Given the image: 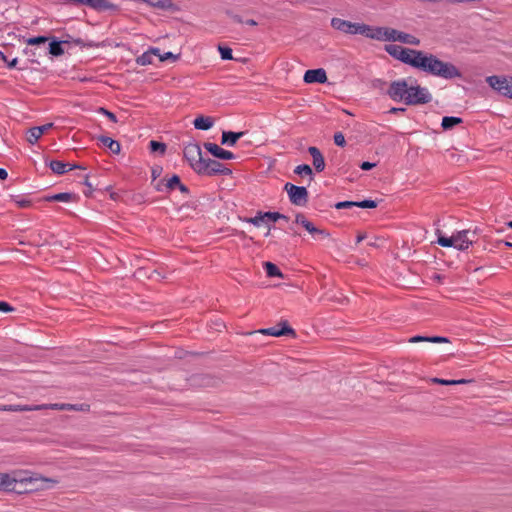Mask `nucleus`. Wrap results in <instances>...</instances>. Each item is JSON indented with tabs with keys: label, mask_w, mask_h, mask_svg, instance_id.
<instances>
[{
	"label": "nucleus",
	"mask_w": 512,
	"mask_h": 512,
	"mask_svg": "<svg viewBox=\"0 0 512 512\" xmlns=\"http://www.w3.org/2000/svg\"><path fill=\"white\" fill-rule=\"evenodd\" d=\"M385 51L393 58L417 68L422 51L403 47L396 44H388L385 46Z\"/></svg>",
	"instance_id": "obj_3"
},
{
	"label": "nucleus",
	"mask_w": 512,
	"mask_h": 512,
	"mask_svg": "<svg viewBox=\"0 0 512 512\" xmlns=\"http://www.w3.org/2000/svg\"><path fill=\"white\" fill-rule=\"evenodd\" d=\"M356 207H359V208H376L377 207V202L374 201V200H363V201H356Z\"/></svg>",
	"instance_id": "obj_43"
},
{
	"label": "nucleus",
	"mask_w": 512,
	"mask_h": 512,
	"mask_svg": "<svg viewBox=\"0 0 512 512\" xmlns=\"http://www.w3.org/2000/svg\"><path fill=\"white\" fill-rule=\"evenodd\" d=\"M453 240L455 242L454 248L461 251L467 250L471 245L476 243V239H472V237L469 236V230H462L453 234Z\"/></svg>",
	"instance_id": "obj_15"
},
{
	"label": "nucleus",
	"mask_w": 512,
	"mask_h": 512,
	"mask_svg": "<svg viewBox=\"0 0 512 512\" xmlns=\"http://www.w3.org/2000/svg\"><path fill=\"white\" fill-rule=\"evenodd\" d=\"M98 112L105 115L109 120H111L112 122H117V117L114 113L110 112L109 110L103 108V107H100L98 109Z\"/></svg>",
	"instance_id": "obj_48"
},
{
	"label": "nucleus",
	"mask_w": 512,
	"mask_h": 512,
	"mask_svg": "<svg viewBox=\"0 0 512 512\" xmlns=\"http://www.w3.org/2000/svg\"><path fill=\"white\" fill-rule=\"evenodd\" d=\"M361 23H353L341 18L334 17L331 19V26L338 31L346 34L355 35L359 34Z\"/></svg>",
	"instance_id": "obj_14"
},
{
	"label": "nucleus",
	"mask_w": 512,
	"mask_h": 512,
	"mask_svg": "<svg viewBox=\"0 0 512 512\" xmlns=\"http://www.w3.org/2000/svg\"><path fill=\"white\" fill-rule=\"evenodd\" d=\"M98 141L105 147H107L113 154H119L121 150V145L118 141L108 137V136H99Z\"/></svg>",
	"instance_id": "obj_26"
},
{
	"label": "nucleus",
	"mask_w": 512,
	"mask_h": 512,
	"mask_svg": "<svg viewBox=\"0 0 512 512\" xmlns=\"http://www.w3.org/2000/svg\"><path fill=\"white\" fill-rule=\"evenodd\" d=\"M263 216L264 218H267L268 220H271V221H277V220H285V221H288L289 218L284 215V214H281L279 212H263Z\"/></svg>",
	"instance_id": "obj_37"
},
{
	"label": "nucleus",
	"mask_w": 512,
	"mask_h": 512,
	"mask_svg": "<svg viewBox=\"0 0 512 512\" xmlns=\"http://www.w3.org/2000/svg\"><path fill=\"white\" fill-rule=\"evenodd\" d=\"M204 148L212 154L215 158L221 159V160H231L235 159L236 156L232 152L225 150L218 146L215 143L206 142L204 143Z\"/></svg>",
	"instance_id": "obj_16"
},
{
	"label": "nucleus",
	"mask_w": 512,
	"mask_h": 512,
	"mask_svg": "<svg viewBox=\"0 0 512 512\" xmlns=\"http://www.w3.org/2000/svg\"><path fill=\"white\" fill-rule=\"evenodd\" d=\"M437 242L442 247H454L455 244L453 240V235L451 237L439 235Z\"/></svg>",
	"instance_id": "obj_39"
},
{
	"label": "nucleus",
	"mask_w": 512,
	"mask_h": 512,
	"mask_svg": "<svg viewBox=\"0 0 512 512\" xmlns=\"http://www.w3.org/2000/svg\"><path fill=\"white\" fill-rule=\"evenodd\" d=\"M76 198H77V196L75 194L64 192V193L54 194L52 196H47V197H45V200L49 201V202L50 201L69 202V201L75 200Z\"/></svg>",
	"instance_id": "obj_28"
},
{
	"label": "nucleus",
	"mask_w": 512,
	"mask_h": 512,
	"mask_svg": "<svg viewBox=\"0 0 512 512\" xmlns=\"http://www.w3.org/2000/svg\"><path fill=\"white\" fill-rule=\"evenodd\" d=\"M80 5H86L96 11H105L109 9H115L116 6L107 0H83Z\"/></svg>",
	"instance_id": "obj_22"
},
{
	"label": "nucleus",
	"mask_w": 512,
	"mask_h": 512,
	"mask_svg": "<svg viewBox=\"0 0 512 512\" xmlns=\"http://www.w3.org/2000/svg\"><path fill=\"white\" fill-rule=\"evenodd\" d=\"M295 223L300 224L310 234L318 238H327L330 236L329 232L324 229L317 228L311 221H309L303 213H297L295 216Z\"/></svg>",
	"instance_id": "obj_12"
},
{
	"label": "nucleus",
	"mask_w": 512,
	"mask_h": 512,
	"mask_svg": "<svg viewBox=\"0 0 512 512\" xmlns=\"http://www.w3.org/2000/svg\"><path fill=\"white\" fill-rule=\"evenodd\" d=\"M47 407L46 409H53V410H72V409H75V405L73 404H67V403H62V404H58V403H55V404H45ZM45 410V408L43 409Z\"/></svg>",
	"instance_id": "obj_38"
},
{
	"label": "nucleus",
	"mask_w": 512,
	"mask_h": 512,
	"mask_svg": "<svg viewBox=\"0 0 512 512\" xmlns=\"http://www.w3.org/2000/svg\"><path fill=\"white\" fill-rule=\"evenodd\" d=\"M184 158L188 161L190 167L197 173L198 169L204 161L202 156V150L198 143L191 142L184 146L183 149Z\"/></svg>",
	"instance_id": "obj_5"
},
{
	"label": "nucleus",
	"mask_w": 512,
	"mask_h": 512,
	"mask_svg": "<svg viewBox=\"0 0 512 512\" xmlns=\"http://www.w3.org/2000/svg\"><path fill=\"white\" fill-rule=\"evenodd\" d=\"M429 342L431 343H448L449 339L442 336H431L429 338Z\"/></svg>",
	"instance_id": "obj_55"
},
{
	"label": "nucleus",
	"mask_w": 512,
	"mask_h": 512,
	"mask_svg": "<svg viewBox=\"0 0 512 512\" xmlns=\"http://www.w3.org/2000/svg\"><path fill=\"white\" fill-rule=\"evenodd\" d=\"M259 332L263 335H269L274 337L280 336H296V332L293 328H291L288 324L287 320L280 321L277 325L265 329L259 330Z\"/></svg>",
	"instance_id": "obj_10"
},
{
	"label": "nucleus",
	"mask_w": 512,
	"mask_h": 512,
	"mask_svg": "<svg viewBox=\"0 0 512 512\" xmlns=\"http://www.w3.org/2000/svg\"><path fill=\"white\" fill-rule=\"evenodd\" d=\"M463 122L462 118L454 116H445L442 119L441 126L444 130H450Z\"/></svg>",
	"instance_id": "obj_29"
},
{
	"label": "nucleus",
	"mask_w": 512,
	"mask_h": 512,
	"mask_svg": "<svg viewBox=\"0 0 512 512\" xmlns=\"http://www.w3.org/2000/svg\"><path fill=\"white\" fill-rule=\"evenodd\" d=\"M306 83H325L327 81L326 71L323 68L309 69L304 74Z\"/></svg>",
	"instance_id": "obj_19"
},
{
	"label": "nucleus",
	"mask_w": 512,
	"mask_h": 512,
	"mask_svg": "<svg viewBox=\"0 0 512 512\" xmlns=\"http://www.w3.org/2000/svg\"><path fill=\"white\" fill-rule=\"evenodd\" d=\"M149 147L151 152H159L160 154H164L166 151V144L163 142H158L155 140H151L149 143Z\"/></svg>",
	"instance_id": "obj_35"
},
{
	"label": "nucleus",
	"mask_w": 512,
	"mask_h": 512,
	"mask_svg": "<svg viewBox=\"0 0 512 512\" xmlns=\"http://www.w3.org/2000/svg\"><path fill=\"white\" fill-rule=\"evenodd\" d=\"M473 380H469V379H459V380H446V379H441V378H432L431 379V382L432 383H435V384H440V385H460V384H467V383H471Z\"/></svg>",
	"instance_id": "obj_31"
},
{
	"label": "nucleus",
	"mask_w": 512,
	"mask_h": 512,
	"mask_svg": "<svg viewBox=\"0 0 512 512\" xmlns=\"http://www.w3.org/2000/svg\"><path fill=\"white\" fill-rule=\"evenodd\" d=\"M35 127L38 130V132L40 133V135L42 136L46 131H48L49 129H51L53 127V123H47L45 125L35 126Z\"/></svg>",
	"instance_id": "obj_58"
},
{
	"label": "nucleus",
	"mask_w": 512,
	"mask_h": 512,
	"mask_svg": "<svg viewBox=\"0 0 512 512\" xmlns=\"http://www.w3.org/2000/svg\"><path fill=\"white\" fill-rule=\"evenodd\" d=\"M294 173L297 174V175H308L310 176V180H312V175H313V171L311 169V167L307 164H301V165H298L295 169H294Z\"/></svg>",
	"instance_id": "obj_34"
},
{
	"label": "nucleus",
	"mask_w": 512,
	"mask_h": 512,
	"mask_svg": "<svg viewBox=\"0 0 512 512\" xmlns=\"http://www.w3.org/2000/svg\"><path fill=\"white\" fill-rule=\"evenodd\" d=\"M197 174L203 176H227L232 174V170L217 160L205 158L202 165L198 169Z\"/></svg>",
	"instance_id": "obj_4"
},
{
	"label": "nucleus",
	"mask_w": 512,
	"mask_h": 512,
	"mask_svg": "<svg viewBox=\"0 0 512 512\" xmlns=\"http://www.w3.org/2000/svg\"><path fill=\"white\" fill-rule=\"evenodd\" d=\"M0 58L7 63V66L9 68H15L18 63L17 58H14L11 61H9V58H7L2 51H0Z\"/></svg>",
	"instance_id": "obj_49"
},
{
	"label": "nucleus",
	"mask_w": 512,
	"mask_h": 512,
	"mask_svg": "<svg viewBox=\"0 0 512 512\" xmlns=\"http://www.w3.org/2000/svg\"><path fill=\"white\" fill-rule=\"evenodd\" d=\"M48 166L50 167V169L55 173V174H58V175H62L64 173H66L67 171L69 170H73V169H82V170H85L86 168L82 165H79V164H73V165H70V164H67V163H64L62 161H59V160H51L49 163H48Z\"/></svg>",
	"instance_id": "obj_18"
},
{
	"label": "nucleus",
	"mask_w": 512,
	"mask_h": 512,
	"mask_svg": "<svg viewBox=\"0 0 512 512\" xmlns=\"http://www.w3.org/2000/svg\"><path fill=\"white\" fill-rule=\"evenodd\" d=\"M284 190L289 196V200L293 205L305 206L308 202V191L304 186H296L292 183H286Z\"/></svg>",
	"instance_id": "obj_9"
},
{
	"label": "nucleus",
	"mask_w": 512,
	"mask_h": 512,
	"mask_svg": "<svg viewBox=\"0 0 512 512\" xmlns=\"http://www.w3.org/2000/svg\"><path fill=\"white\" fill-rule=\"evenodd\" d=\"M165 183H166V179H161L159 180L155 185H154V188L156 191L158 192H163L166 190V187H165Z\"/></svg>",
	"instance_id": "obj_57"
},
{
	"label": "nucleus",
	"mask_w": 512,
	"mask_h": 512,
	"mask_svg": "<svg viewBox=\"0 0 512 512\" xmlns=\"http://www.w3.org/2000/svg\"><path fill=\"white\" fill-rule=\"evenodd\" d=\"M398 41L401 43L415 45L418 46L420 44V39L415 37L414 35L402 32L401 35H398Z\"/></svg>",
	"instance_id": "obj_32"
},
{
	"label": "nucleus",
	"mask_w": 512,
	"mask_h": 512,
	"mask_svg": "<svg viewBox=\"0 0 512 512\" xmlns=\"http://www.w3.org/2000/svg\"><path fill=\"white\" fill-rule=\"evenodd\" d=\"M194 127L198 130H209L213 124V118L209 116H198L193 121Z\"/></svg>",
	"instance_id": "obj_27"
},
{
	"label": "nucleus",
	"mask_w": 512,
	"mask_h": 512,
	"mask_svg": "<svg viewBox=\"0 0 512 512\" xmlns=\"http://www.w3.org/2000/svg\"><path fill=\"white\" fill-rule=\"evenodd\" d=\"M429 338L430 337H427V336H420V335H417V336H413L409 339V342L411 343H418V342H429Z\"/></svg>",
	"instance_id": "obj_56"
},
{
	"label": "nucleus",
	"mask_w": 512,
	"mask_h": 512,
	"mask_svg": "<svg viewBox=\"0 0 512 512\" xmlns=\"http://www.w3.org/2000/svg\"><path fill=\"white\" fill-rule=\"evenodd\" d=\"M295 223L300 224L310 234L318 238H327L330 236L329 232L324 229L317 228L311 221H309L303 213H297L295 216Z\"/></svg>",
	"instance_id": "obj_11"
},
{
	"label": "nucleus",
	"mask_w": 512,
	"mask_h": 512,
	"mask_svg": "<svg viewBox=\"0 0 512 512\" xmlns=\"http://www.w3.org/2000/svg\"><path fill=\"white\" fill-rule=\"evenodd\" d=\"M159 55L158 48H150L147 52L143 53L136 59V63L141 66L153 64V56Z\"/></svg>",
	"instance_id": "obj_25"
},
{
	"label": "nucleus",
	"mask_w": 512,
	"mask_h": 512,
	"mask_svg": "<svg viewBox=\"0 0 512 512\" xmlns=\"http://www.w3.org/2000/svg\"><path fill=\"white\" fill-rule=\"evenodd\" d=\"M264 269L266 271L267 276H269V277H279V278L284 277V275L282 274V272L280 271L278 266L272 262H265Z\"/></svg>",
	"instance_id": "obj_30"
},
{
	"label": "nucleus",
	"mask_w": 512,
	"mask_h": 512,
	"mask_svg": "<svg viewBox=\"0 0 512 512\" xmlns=\"http://www.w3.org/2000/svg\"><path fill=\"white\" fill-rule=\"evenodd\" d=\"M308 152L313 159V166L317 172H322L325 169V160L321 151L315 147L310 146Z\"/></svg>",
	"instance_id": "obj_20"
},
{
	"label": "nucleus",
	"mask_w": 512,
	"mask_h": 512,
	"mask_svg": "<svg viewBox=\"0 0 512 512\" xmlns=\"http://www.w3.org/2000/svg\"><path fill=\"white\" fill-rule=\"evenodd\" d=\"M46 405H0V411L26 412L39 411L46 408Z\"/></svg>",
	"instance_id": "obj_21"
},
{
	"label": "nucleus",
	"mask_w": 512,
	"mask_h": 512,
	"mask_svg": "<svg viewBox=\"0 0 512 512\" xmlns=\"http://www.w3.org/2000/svg\"><path fill=\"white\" fill-rule=\"evenodd\" d=\"M157 56L159 57V60H160L161 62H164V61H166V60H168V59H172L173 61H175V60H177V59H178V57H179V55H174L172 52H166V53H164V54H161V53L159 52V55H157Z\"/></svg>",
	"instance_id": "obj_47"
},
{
	"label": "nucleus",
	"mask_w": 512,
	"mask_h": 512,
	"mask_svg": "<svg viewBox=\"0 0 512 512\" xmlns=\"http://www.w3.org/2000/svg\"><path fill=\"white\" fill-rule=\"evenodd\" d=\"M177 188L184 194H188L189 193V188L184 185L182 182H180V185L177 186Z\"/></svg>",
	"instance_id": "obj_64"
},
{
	"label": "nucleus",
	"mask_w": 512,
	"mask_h": 512,
	"mask_svg": "<svg viewBox=\"0 0 512 512\" xmlns=\"http://www.w3.org/2000/svg\"><path fill=\"white\" fill-rule=\"evenodd\" d=\"M48 52H49V54L56 56V57L63 55L64 49L62 47V42L56 41V40H53L52 42H50Z\"/></svg>",
	"instance_id": "obj_33"
},
{
	"label": "nucleus",
	"mask_w": 512,
	"mask_h": 512,
	"mask_svg": "<svg viewBox=\"0 0 512 512\" xmlns=\"http://www.w3.org/2000/svg\"><path fill=\"white\" fill-rule=\"evenodd\" d=\"M390 29L387 27H382L381 33H380V41H390Z\"/></svg>",
	"instance_id": "obj_52"
},
{
	"label": "nucleus",
	"mask_w": 512,
	"mask_h": 512,
	"mask_svg": "<svg viewBox=\"0 0 512 512\" xmlns=\"http://www.w3.org/2000/svg\"><path fill=\"white\" fill-rule=\"evenodd\" d=\"M401 31L391 28L390 29V41H398V35H401Z\"/></svg>",
	"instance_id": "obj_59"
},
{
	"label": "nucleus",
	"mask_w": 512,
	"mask_h": 512,
	"mask_svg": "<svg viewBox=\"0 0 512 512\" xmlns=\"http://www.w3.org/2000/svg\"><path fill=\"white\" fill-rule=\"evenodd\" d=\"M19 208H27L31 206V201L27 199H14Z\"/></svg>",
	"instance_id": "obj_54"
},
{
	"label": "nucleus",
	"mask_w": 512,
	"mask_h": 512,
	"mask_svg": "<svg viewBox=\"0 0 512 512\" xmlns=\"http://www.w3.org/2000/svg\"><path fill=\"white\" fill-rule=\"evenodd\" d=\"M469 230V236L472 237V239H476V241L478 240V232H479V229L476 227L474 230Z\"/></svg>",
	"instance_id": "obj_63"
},
{
	"label": "nucleus",
	"mask_w": 512,
	"mask_h": 512,
	"mask_svg": "<svg viewBox=\"0 0 512 512\" xmlns=\"http://www.w3.org/2000/svg\"><path fill=\"white\" fill-rule=\"evenodd\" d=\"M409 85L405 79L395 80L389 84L387 95L396 102H404L408 99Z\"/></svg>",
	"instance_id": "obj_7"
},
{
	"label": "nucleus",
	"mask_w": 512,
	"mask_h": 512,
	"mask_svg": "<svg viewBox=\"0 0 512 512\" xmlns=\"http://www.w3.org/2000/svg\"><path fill=\"white\" fill-rule=\"evenodd\" d=\"M407 95L406 105L410 106L427 104L432 100V95L428 89L421 87L419 84L409 86Z\"/></svg>",
	"instance_id": "obj_6"
},
{
	"label": "nucleus",
	"mask_w": 512,
	"mask_h": 512,
	"mask_svg": "<svg viewBox=\"0 0 512 512\" xmlns=\"http://www.w3.org/2000/svg\"><path fill=\"white\" fill-rule=\"evenodd\" d=\"M334 207L336 209H338V210L356 207V201H342V202H338V203H336L334 205Z\"/></svg>",
	"instance_id": "obj_45"
},
{
	"label": "nucleus",
	"mask_w": 512,
	"mask_h": 512,
	"mask_svg": "<svg viewBox=\"0 0 512 512\" xmlns=\"http://www.w3.org/2000/svg\"><path fill=\"white\" fill-rule=\"evenodd\" d=\"M334 143L340 147H344L346 145V140L342 132H336L334 134Z\"/></svg>",
	"instance_id": "obj_46"
},
{
	"label": "nucleus",
	"mask_w": 512,
	"mask_h": 512,
	"mask_svg": "<svg viewBox=\"0 0 512 512\" xmlns=\"http://www.w3.org/2000/svg\"><path fill=\"white\" fill-rule=\"evenodd\" d=\"M489 86L499 94L512 98V77L489 76L486 78Z\"/></svg>",
	"instance_id": "obj_8"
},
{
	"label": "nucleus",
	"mask_w": 512,
	"mask_h": 512,
	"mask_svg": "<svg viewBox=\"0 0 512 512\" xmlns=\"http://www.w3.org/2000/svg\"><path fill=\"white\" fill-rule=\"evenodd\" d=\"M40 137H41V135L38 132V130L36 129V127H32L29 129L28 137H27V140L29 143L35 144L40 139Z\"/></svg>",
	"instance_id": "obj_40"
},
{
	"label": "nucleus",
	"mask_w": 512,
	"mask_h": 512,
	"mask_svg": "<svg viewBox=\"0 0 512 512\" xmlns=\"http://www.w3.org/2000/svg\"><path fill=\"white\" fill-rule=\"evenodd\" d=\"M375 166H376V163H371V162H368V161H364V162L361 163L360 168L362 170H366L367 171V170H370V169L374 168Z\"/></svg>",
	"instance_id": "obj_60"
},
{
	"label": "nucleus",
	"mask_w": 512,
	"mask_h": 512,
	"mask_svg": "<svg viewBox=\"0 0 512 512\" xmlns=\"http://www.w3.org/2000/svg\"><path fill=\"white\" fill-rule=\"evenodd\" d=\"M162 168L161 167H155L152 169V178L153 181L156 180L160 174H161Z\"/></svg>",
	"instance_id": "obj_61"
},
{
	"label": "nucleus",
	"mask_w": 512,
	"mask_h": 512,
	"mask_svg": "<svg viewBox=\"0 0 512 512\" xmlns=\"http://www.w3.org/2000/svg\"><path fill=\"white\" fill-rule=\"evenodd\" d=\"M264 216H263V212H258L257 215L255 217H251V218H246L245 221L248 222V223H251L255 226H259L261 222L264 221Z\"/></svg>",
	"instance_id": "obj_44"
},
{
	"label": "nucleus",
	"mask_w": 512,
	"mask_h": 512,
	"mask_svg": "<svg viewBox=\"0 0 512 512\" xmlns=\"http://www.w3.org/2000/svg\"><path fill=\"white\" fill-rule=\"evenodd\" d=\"M180 177L178 175H173L171 178L166 179L165 187L167 191H171L177 188L180 185Z\"/></svg>",
	"instance_id": "obj_36"
},
{
	"label": "nucleus",
	"mask_w": 512,
	"mask_h": 512,
	"mask_svg": "<svg viewBox=\"0 0 512 512\" xmlns=\"http://www.w3.org/2000/svg\"><path fill=\"white\" fill-rule=\"evenodd\" d=\"M11 475L17 480V485H31V488H25L23 492L51 488L58 483L56 479L28 471H13Z\"/></svg>",
	"instance_id": "obj_2"
},
{
	"label": "nucleus",
	"mask_w": 512,
	"mask_h": 512,
	"mask_svg": "<svg viewBox=\"0 0 512 512\" xmlns=\"http://www.w3.org/2000/svg\"><path fill=\"white\" fill-rule=\"evenodd\" d=\"M416 69L446 80L462 77L460 70L453 63L442 61L436 55L423 51Z\"/></svg>",
	"instance_id": "obj_1"
},
{
	"label": "nucleus",
	"mask_w": 512,
	"mask_h": 512,
	"mask_svg": "<svg viewBox=\"0 0 512 512\" xmlns=\"http://www.w3.org/2000/svg\"><path fill=\"white\" fill-rule=\"evenodd\" d=\"M245 134V132H233V131H223L221 136V144L234 146L237 141Z\"/></svg>",
	"instance_id": "obj_24"
},
{
	"label": "nucleus",
	"mask_w": 512,
	"mask_h": 512,
	"mask_svg": "<svg viewBox=\"0 0 512 512\" xmlns=\"http://www.w3.org/2000/svg\"><path fill=\"white\" fill-rule=\"evenodd\" d=\"M218 50H219L221 58L223 60H232L233 59L231 48L219 45Z\"/></svg>",
	"instance_id": "obj_41"
},
{
	"label": "nucleus",
	"mask_w": 512,
	"mask_h": 512,
	"mask_svg": "<svg viewBox=\"0 0 512 512\" xmlns=\"http://www.w3.org/2000/svg\"><path fill=\"white\" fill-rule=\"evenodd\" d=\"M406 111L405 108H402V107H392L388 113L390 114H399V113H404Z\"/></svg>",
	"instance_id": "obj_62"
},
{
	"label": "nucleus",
	"mask_w": 512,
	"mask_h": 512,
	"mask_svg": "<svg viewBox=\"0 0 512 512\" xmlns=\"http://www.w3.org/2000/svg\"><path fill=\"white\" fill-rule=\"evenodd\" d=\"M48 41V37L46 36H37L31 37L26 40V43L31 46H36L40 44H45Z\"/></svg>",
	"instance_id": "obj_42"
},
{
	"label": "nucleus",
	"mask_w": 512,
	"mask_h": 512,
	"mask_svg": "<svg viewBox=\"0 0 512 512\" xmlns=\"http://www.w3.org/2000/svg\"><path fill=\"white\" fill-rule=\"evenodd\" d=\"M84 185L87 187V190L84 191V195L90 197L92 195L93 186L89 182V175H85Z\"/></svg>",
	"instance_id": "obj_51"
},
{
	"label": "nucleus",
	"mask_w": 512,
	"mask_h": 512,
	"mask_svg": "<svg viewBox=\"0 0 512 512\" xmlns=\"http://www.w3.org/2000/svg\"><path fill=\"white\" fill-rule=\"evenodd\" d=\"M359 34L370 38L379 40L382 27H373L364 23L360 24Z\"/></svg>",
	"instance_id": "obj_23"
},
{
	"label": "nucleus",
	"mask_w": 512,
	"mask_h": 512,
	"mask_svg": "<svg viewBox=\"0 0 512 512\" xmlns=\"http://www.w3.org/2000/svg\"><path fill=\"white\" fill-rule=\"evenodd\" d=\"M295 223L300 224L310 234L318 238H327L330 236L329 232L324 229L317 228L311 221H309L303 213H297L295 216Z\"/></svg>",
	"instance_id": "obj_13"
},
{
	"label": "nucleus",
	"mask_w": 512,
	"mask_h": 512,
	"mask_svg": "<svg viewBox=\"0 0 512 512\" xmlns=\"http://www.w3.org/2000/svg\"><path fill=\"white\" fill-rule=\"evenodd\" d=\"M0 490L4 492H17L22 493V490L17 489V480L11 473L0 472Z\"/></svg>",
	"instance_id": "obj_17"
},
{
	"label": "nucleus",
	"mask_w": 512,
	"mask_h": 512,
	"mask_svg": "<svg viewBox=\"0 0 512 512\" xmlns=\"http://www.w3.org/2000/svg\"><path fill=\"white\" fill-rule=\"evenodd\" d=\"M14 310V307H12L8 302L0 301V312L8 313Z\"/></svg>",
	"instance_id": "obj_53"
},
{
	"label": "nucleus",
	"mask_w": 512,
	"mask_h": 512,
	"mask_svg": "<svg viewBox=\"0 0 512 512\" xmlns=\"http://www.w3.org/2000/svg\"><path fill=\"white\" fill-rule=\"evenodd\" d=\"M225 13L234 22H236V23H244V20L242 19V17L240 15L234 13L232 10H226Z\"/></svg>",
	"instance_id": "obj_50"
}]
</instances>
